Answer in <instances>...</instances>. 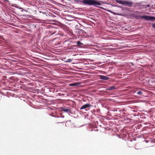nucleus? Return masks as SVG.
<instances>
[{"label":"nucleus","instance_id":"1","mask_svg":"<svg viewBox=\"0 0 155 155\" xmlns=\"http://www.w3.org/2000/svg\"><path fill=\"white\" fill-rule=\"evenodd\" d=\"M84 5L97 6L101 5L99 2L95 0H83L82 1Z\"/></svg>","mask_w":155,"mask_h":155},{"label":"nucleus","instance_id":"2","mask_svg":"<svg viewBox=\"0 0 155 155\" xmlns=\"http://www.w3.org/2000/svg\"><path fill=\"white\" fill-rule=\"evenodd\" d=\"M117 2L118 3L122 5L127 6L128 7H131L133 3L131 2H128L127 1H124L123 0H114Z\"/></svg>","mask_w":155,"mask_h":155},{"label":"nucleus","instance_id":"3","mask_svg":"<svg viewBox=\"0 0 155 155\" xmlns=\"http://www.w3.org/2000/svg\"><path fill=\"white\" fill-rule=\"evenodd\" d=\"M141 18L145 19L147 20H155V17L153 16L144 15L142 16Z\"/></svg>","mask_w":155,"mask_h":155},{"label":"nucleus","instance_id":"4","mask_svg":"<svg viewBox=\"0 0 155 155\" xmlns=\"http://www.w3.org/2000/svg\"><path fill=\"white\" fill-rule=\"evenodd\" d=\"M91 105L89 104H86L84 105H83L80 108V109L81 110L83 109H85L86 110V108H87L88 107H91Z\"/></svg>","mask_w":155,"mask_h":155},{"label":"nucleus","instance_id":"5","mask_svg":"<svg viewBox=\"0 0 155 155\" xmlns=\"http://www.w3.org/2000/svg\"><path fill=\"white\" fill-rule=\"evenodd\" d=\"M100 79L102 80H108L109 79V78L108 77L102 75H100Z\"/></svg>","mask_w":155,"mask_h":155},{"label":"nucleus","instance_id":"6","mask_svg":"<svg viewBox=\"0 0 155 155\" xmlns=\"http://www.w3.org/2000/svg\"><path fill=\"white\" fill-rule=\"evenodd\" d=\"M116 88L115 86H112L107 87V90H113L116 89Z\"/></svg>","mask_w":155,"mask_h":155},{"label":"nucleus","instance_id":"7","mask_svg":"<svg viewBox=\"0 0 155 155\" xmlns=\"http://www.w3.org/2000/svg\"><path fill=\"white\" fill-rule=\"evenodd\" d=\"M62 110L65 112H70V109L68 108H62L61 109Z\"/></svg>","mask_w":155,"mask_h":155},{"label":"nucleus","instance_id":"8","mask_svg":"<svg viewBox=\"0 0 155 155\" xmlns=\"http://www.w3.org/2000/svg\"><path fill=\"white\" fill-rule=\"evenodd\" d=\"M78 84H79L78 83L75 82V83H71V84H70L69 85L70 86H76L77 85H78Z\"/></svg>","mask_w":155,"mask_h":155},{"label":"nucleus","instance_id":"9","mask_svg":"<svg viewBox=\"0 0 155 155\" xmlns=\"http://www.w3.org/2000/svg\"><path fill=\"white\" fill-rule=\"evenodd\" d=\"M77 46L78 47H81L82 45H83V44L81 42L79 41H78L77 42Z\"/></svg>","mask_w":155,"mask_h":155},{"label":"nucleus","instance_id":"10","mask_svg":"<svg viewBox=\"0 0 155 155\" xmlns=\"http://www.w3.org/2000/svg\"><path fill=\"white\" fill-rule=\"evenodd\" d=\"M77 30L78 31H77V32H78V33L80 34H82L84 32V31L81 29H78Z\"/></svg>","mask_w":155,"mask_h":155},{"label":"nucleus","instance_id":"11","mask_svg":"<svg viewBox=\"0 0 155 155\" xmlns=\"http://www.w3.org/2000/svg\"><path fill=\"white\" fill-rule=\"evenodd\" d=\"M53 30H52V31H53V32L52 33V34H54L55 33L57 32V29L56 28H53Z\"/></svg>","mask_w":155,"mask_h":155},{"label":"nucleus","instance_id":"12","mask_svg":"<svg viewBox=\"0 0 155 155\" xmlns=\"http://www.w3.org/2000/svg\"><path fill=\"white\" fill-rule=\"evenodd\" d=\"M108 12H111V13H112L113 15H119L117 13H115L114 12H113L111 11H110L108 10Z\"/></svg>","mask_w":155,"mask_h":155},{"label":"nucleus","instance_id":"13","mask_svg":"<svg viewBox=\"0 0 155 155\" xmlns=\"http://www.w3.org/2000/svg\"><path fill=\"white\" fill-rule=\"evenodd\" d=\"M137 94L138 95H141L142 94V92L141 91H139L137 92Z\"/></svg>","mask_w":155,"mask_h":155},{"label":"nucleus","instance_id":"14","mask_svg":"<svg viewBox=\"0 0 155 155\" xmlns=\"http://www.w3.org/2000/svg\"><path fill=\"white\" fill-rule=\"evenodd\" d=\"M72 61V59H68L66 61V62H71Z\"/></svg>","mask_w":155,"mask_h":155},{"label":"nucleus","instance_id":"15","mask_svg":"<svg viewBox=\"0 0 155 155\" xmlns=\"http://www.w3.org/2000/svg\"><path fill=\"white\" fill-rule=\"evenodd\" d=\"M150 6V5L148 4L147 5H146L145 7H143V8H146L147 7H148Z\"/></svg>","mask_w":155,"mask_h":155},{"label":"nucleus","instance_id":"16","mask_svg":"<svg viewBox=\"0 0 155 155\" xmlns=\"http://www.w3.org/2000/svg\"><path fill=\"white\" fill-rule=\"evenodd\" d=\"M152 26L155 28V24L152 25Z\"/></svg>","mask_w":155,"mask_h":155},{"label":"nucleus","instance_id":"17","mask_svg":"<svg viewBox=\"0 0 155 155\" xmlns=\"http://www.w3.org/2000/svg\"><path fill=\"white\" fill-rule=\"evenodd\" d=\"M4 1H8L7 0H4Z\"/></svg>","mask_w":155,"mask_h":155}]
</instances>
